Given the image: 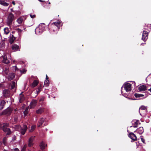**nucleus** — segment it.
Masks as SVG:
<instances>
[{"label": "nucleus", "instance_id": "8fccbe9b", "mask_svg": "<svg viewBox=\"0 0 151 151\" xmlns=\"http://www.w3.org/2000/svg\"><path fill=\"white\" fill-rule=\"evenodd\" d=\"M15 71H16L18 70H19V69L17 68L16 66H15Z\"/></svg>", "mask_w": 151, "mask_h": 151}, {"label": "nucleus", "instance_id": "a18cd8bd", "mask_svg": "<svg viewBox=\"0 0 151 151\" xmlns=\"http://www.w3.org/2000/svg\"><path fill=\"white\" fill-rule=\"evenodd\" d=\"M26 146L25 145H24L21 151H25V150L26 148Z\"/></svg>", "mask_w": 151, "mask_h": 151}, {"label": "nucleus", "instance_id": "864d4df0", "mask_svg": "<svg viewBox=\"0 0 151 151\" xmlns=\"http://www.w3.org/2000/svg\"><path fill=\"white\" fill-rule=\"evenodd\" d=\"M44 100V99L43 98H42L40 99V101H43Z\"/></svg>", "mask_w": 151, "mask_h": 151}, {"label": "nucleus", "instance_id": "a211bd4d", "mask_svg": "<svg viewBox=\"0 0 151 151\" xmlns=\"http://www.w3.org/2000/svg\"><path fill=\"white\" fill-rule=\"evenodd\" d=\"M22 31V30L19 29V28L17 29H16V32L18 34V36L17 37L18 39L20 38L21 37Z\"/></svg>", "mask_w": 151, "mask_h": 151}, {"label": "nucleus", "instance_id": "72a5a7b5", "mask_svg": "<svg viewBox=\"0 0 151 151\" xmlns=\"http://www.w3.org/2000/svg\"><path fill=\"white\" fill-rule=\"evenodd\" d=\"M36 127L35 125H33L31 126L30 129H29V130L30 132H32L35 129Z\"/></svg>", "mask_w": 151, "mask_h": 151}, {"label": "nucleus", "instance_id": "58836bf2", "mask_svg": "<svg viewBox=\"0 0 151 151\" xmlns=\"http://www.w3.org/2000/svg\"><path fill=\"white\" fill-rule=\"evenodd\" d=\"M20 71L21 73L24 74L26 73L27 70H25V69H23L22 70H20Z\"/></svg>", "mask_w": 151, "mask_h": 151}, {"label": "nucleus", "instance_id": "aec40b11", "mask_svg": "<svg viewBox=\"0 0 151 151\" xmlns=\"http://www.w3.org/2000/svg\"><path fill=\"white\" fill-rule=\"evenodd\" d=\"M17 37H17L14 36V35H10V43L12 44Z\"/></svg>", "mask_w": 151, "mask_h": 151}, {"label": "nucleus", "instance_id": "1a4fd4ad", "mask_svg": "<svg viewBox=\"0 0 151 151\" xmlns=\"http://www.w3.org/2000/svg\"><path fill=\"white\" fill-rule=\"evenodd\" d=\"M27 127L26 125L24 124L23 127H21V129L20 132L22 135H24L27 130Z\"/></svg>", "mask_w": 151, "mask_h": 151}, {"label": "nucleus", "instance_id": "9d476101", "mask_svg": "<svg viewBox=\"0 0 151 151\" xmlns=\"http://www.w3.org/2000/svg\"><path fill=\"white\" fill-rule=\"evenodd\" d=\"M148 35L147 32L144 30L142 34V39L144 41H146L148 38Z\"/></svg>", "mask_w": 151, "mask_h": 151}, {"label": "nucleus", "instance_id": "ea45409f", "mask_svg": "<svg viewBox=\"0 0 151 151\" xmlns=\"http://www.w3.org/2000/svg\"><path fill=\"white\" fill-rule=\"evenodd\" d=\"M30 17L32 18H34L36 17V15L35 14H33L32 13L29 14Z\"/></svg>", "mask_w": 151, "mask_h": 151}, {"label": "nucleus", "instance_id": "13d9d810", "mask_svg": "<svg viewBox=\"0 0 151 151\" xmlns=\"http://www.w3.org/2000/svg\"><path fill=\"white\" fill-rule=\"evenodd\" d=\"M2 144V143L1 142H0V146Z\"/></svg>", "mask_w": 151, "mask_h": 151}, {"label": "nucleus", "instance_id": "cd10ccee", "mask_svg": "<svg viewBox=\"0 0 151 151\" xmlns=\"http://www.w3.org/2000/svg\"><path fill=\"white\" fill-rule=\"evenodd\" d=\"M42 88V84H40V86L37 88V94H38L41 91ZM37 95L36 96H37Z\"/></svg>", "mask_w": 151, "mask_h": 151}, {"label": "nucleus", "instance_id": "de8ad7c7", "mask_svg": "<svg viewBox=\"0 0 151 151\" xmlns=\"http://www.w3.org/2000/svg\"><path fill=\"white\" fill-rule=\"evenodd\" d=\"M4 2V1L3 0H0V4H1L3 5Z\"/></svg>", "mask_w": 151, "mask_h": 151}, {"label": "nucleus", "instance_id": "09e8293b", "mask_svg": "<svg viewBox=\"0 0 151 151\" xmlns=\"http://www.w3.org/2000/svg\"><path fill=\"white\" fill-rule=\"evenodd\" d=\"M8 70L7 69H5V72L6 74H7L8 72Z\"/></svg>", "mask_w": 151, "mask_h": 151}, {"label": "nucleus", "instance_id": "e433bc0d", "mask_svg": "<svg viewBox=\"0 0 151 151\" xmlns=\"http://www.w3.org/2000/svg\"><path fill=\"white\" fill-rule=\"evenodd\" d=\"M6 137H4L3 139V143L4 145H6Z\"/></svg>", "mask_w": 151, "mask_h": 151}, {"label": "nucleus", "instance_id": "412c9836", "mask_svg": "<svg viewBox=\"0 0 151 151\" xmlns=\"http://www.w3.org/2000/svg\"><path fill=\"white\" fill-rule=\"evenodd\" d=\"M136 132L139 134H142L144 132L143 128L142 127H140L136 130Z\"/></svg>", "mask_w": 151, "mask_h": 151}, {"label": "nucleus", "instance_id": "6ab92c4d", "mask_svg": "<svg viewBox=\"0 0 151 151\" xmlns=\"http://www.w3.org/2000/svg\"><path fill=\"white\" fill-rule=\"evenodd\" d=\"M37 103V100H32L30 103V107L31 108H34L36 105Z\"/></svg>", "mask_w": 151, "mask_h": 151}, {"label": "nucleus", "instance_id": "bf43d9fd", "mask_svg": "<svg viewBox=\"0 0 151 151\" xmlns=\"http://www.w3.org/2000/svg\"><path fill=\"white\" fill-rule=\"evenodd\" d=\"M8 151V150H5V149H4V151Z\"/></svg>", "mask_w": 151, "mask_h": 151}, {"label": "nucleus", "instance_id": "603ef678", "mask_svg": "<svg viewBox=\"0 0 151 151\" xmlns=\"http://www.w3.org/2000/svg\"><path fill=\"white\" fill-rule=\"evenodd\" d=\"M12 3L14 5H15V3L14 2V1H12Z\"/></svg>", "mask_w": 151, "mask_h": 151}, {"label": "nucleus", "instance_id": "6e6d98bb", "mask_svg": "<svg viewBox=\"0 0 151 151\" xmlns=\"http://www.w3.org/2000/svg\"><path fill=\"white\" fill-rule=\"evenodd\" d=\"M148 90L150 91L151 93V88H150V89H148Z\"/></svg>", "mask_w": 151, "mask_h": 151}, {"label": "nucleus", "instance_id": "37998d69", "mask_svg": "<svg viewBox=\"0 0 151 151\" xmlns=\"http://www.w3.org/2000/svg\"><path fill=\"white\" fill-rule=\"evenodd\" d=\"M140 138H141V140H142V142H143L144 143L145 141V140L144 139H143V136H140Z\"/></svg>", "mask_w": 151, "mask_h": 151}, {"label": "nucleus", "instance_id": "c03bdc74", "mask_svg": "<svg viewBox=\"0 0 151 151\" xmlns=\"http://www.w3.org/2000/svg\"><path fill=\"white\" fill-rule=\"evenodd\" d=\"M57 24H59V25H62V23L60 21H57ZM58 26H57V27Z\"/></svg>", "mask_w": 151, "mask_h": 151}, {"label": "nucleus", "instance_id": "4be33fe9", "mask_svg": "<svg viewBox=\"0 0 151 151\" xmlns=\"http://www.w3.org/2000/svg\"><path fill=\"white\" fill-rule=\"evenodd\" d=\"M140 114L142 116H145L147 114V110H139Z\"/></svg>", "mask_w": 151, "mask_h": 151}, {"label": "nucleus", "instance_id": "6e6552de", "mask_svg": "<svg viewBox=\"0 0 151 151\" xmlns=\"http://www.w3.org/2000/svg\"><path fill=\"white\" fill-rule=\"evenodd\" d=\"M9 88L12 90H14L15 91L16 89V83L14 81H12L9 84L8 86Z\"/></svg>", "mask_w": 151, "mask_h": 151}, {"label": "nucleus", "instance_id": "c9c22d12", "mask_svg": "<svg viewBox=\"0 0 151 151\" xmlns=\"http://www.w3.org/2000/svg\"><path fill=\"white\" fill-rule=\"evenodd\" d=\"M49 82L48 80H46L44 82V85L45 86H48L49 85Z\"/></svg>", "mask_w": 151, "mask_h": 151}, {"label": "nucleus", "instance_id": "ddd939ff", "mask_svg": "<svg viewBox=\"0 0 151 151\" xmlns=\"http://www.w3.org/2000/svg\"><path fill=\"white\" fill-rule=\"evenodd\" d=\"M132 122L134 127H137L138 125L140 124L139 120H134L132 121Z\"/></svg>", "mask_w": 151, "mask_h": 151}, {"label": "nucleus", "instance_id": "a878e982", "mask_svg": "<svg viewBox=\"0 0 151 151\" xmlns=\"http://www.w3.org/2000/svg\"><path fill=\"white\" fill-rule=\"evenodd\" d=\"M45 24H40L39 26L37 27L39 28L43 32L45 29Z\"/></svg>", "mask_w": 151, "mask_h": 151}, {"label": "nucleus", "instance_id": "c85d7f7f", "mask_svg": "<svg viewBox=\"0 0 151 151\" xmlns=\"http://www.w3.org/2000/svg\"><path fill=\"white\" fill-rule=\"evenodd\" d=\"M38 83V81L37 80H35L32 84V87L34 88L37 85Z\"/></svg>", "mask_w": 151, "mask_h": 151}, {"label": "nucleus", "instance_id": "49530a36", "mask_svg": "<svg viewBox=\"0 0 151 151\" xmlns=\"http://www.w3.org/2000/svg\"><path fill=\"white\" fill-rule=\"evenodd\" d=\"M9 4L4 2L3 5L4 6H7Z\"/></svg>", "mask_w": 151, "mask_h": 151}, {"label": "nucleus", "instance_id": "b1692460", "mask_svg": "<svg viewBox=\"0 0 151 151\" xmlns=\"http://www.w3.org/2000/svg\"><path fill=\"white\" fill-rule=\"evenodd\" d=\"M35 32L36 34L37 35H40L43 32L42 30L39 28L38 27H37L35 29Z\"/></svg>", "mask_w": 151, "mask_h": 151}, {"label": "nucleus", "instance_id": "f704fd0d", "mask_svg": "<svg viewBox=\"0 0 151 151\" xmlns=\"http://www.w3.org/2000/svg\"><path fill=\"white\" fill-rule=\"evenodd\" d=\"M134 96L136 98L140 97H141L143 96H144V95L143 94L138 93H135L134 94Z\"/></svg>", "mask_w": 151, "mask_h": 151}, {"label": "nucleus", "instance_id": "bb28decb", "mask_svg": "<svg viewBox=\"0 0 151 151\" xmlns=\"http://www.w3.org/2000/svg\"><path fill=\"white\" fill-rule=\"evenodd\" d=\"M40 146L41 149L43 150L45 149V147L46 146V145H45L44 142L42 141L40 143Z\"/></svg>", "mask_w": 151, "mask_h": 151}, {"label": "nucleus", "instance_id": "4c0bfd02", "mask_svg": "<svg viewBox=\"0 0 151 151\" xmlns=\"http://www.w3.org/2000/svg\"><path fill=\"white\" fill-rule=\"evenodd\" d=\"M147 110V109L144 106H142L140 107L139 110Z\"/></svg>", "mask_w": 151, "mask_h": 151}, {"label": "nucleus", "instance_id": "dca6fc26", "mask_svg": "<svg viewBox=\"0 0 151 151\" xmlns=\"http://www.w3.org/2000/svg\"><path fill=\"white\" fill-rule=\"evenodd\" d=\"M45 111V108L42 107H41L36 111V114H41L44 112Z\"/></svg>", "mask_w": 151, "mask_h": 151}, {"label": "nucleus", "instance_id": "4d7b16f0", "mask_svg": "<svg viewBox=\"0 0 151 151\" xmlns=\"http://www.w3.org/2000/svg\"><path fill=\"white\" fill-rule=\"evenodd\" d=\"M40 2H43L44 1H42V0H38Z\"/></svg>", "mask_w": 151, "mask_h": 151}, {"label": "nucleus", "instance_id": "4468645a", "mask_svg": "<svg viewBox=\"0 0 151 151\" xmlns=\"http://www.w3.org/2000/svg\"><path fill=\"white\" fill-rule=\"evenodd\" d=\"M129 137L132 140L135 141L137 140V137L136 135L133 133H130L129 134Z\"/></svg>", "mask_w": 151, "mask_h": 151}, {"label": "nucleus", "instance_id": "9b49d317", "mask_svg": "<svg viewBox=\"0 0 151 151\" xmlns=\"http://www.w3.org/2000/svg\"><path fill=\"white\" fill-rule=\"evenodd\" d=\"M1 58L3 59L2 61L3 63L6 64H8L10 63V61L7 58V57L6 55H3L1 57Z\"/></svg>", "mask_w": 151, "mask_h": 151}, {"label": "nucleus", "instance_id": "7c9ffc66", "mask_svg": "<svg viewBox=\"0 0 151 151\" xmlns=\"http://www.w3.org/2000/svg\"><path fill=\"white\" fill-rule=\"evenodd\" d=\"M21 127H22L21 126L19 125H17L15 126V129L16 130L20 132L21 130Z\"/></svg>", "mask_w": 151, "mask_h": 151}, {"label": "nucleus", "instance_id": "423d86ee", "mask_svg": "<svg viewBox=\"0 0 151 151\" xmlns=\"http://www.w3.org/2000/svg\"><path fill=\"white\" fill-rule=\"evenodd\" d=\"M35 136H31L28 140V146L31 147L34 145V141L35 139Z\"/></svg>", "mask_w": 151, "mask_h": 151}, {"label": "nucleus", "instance_id": "f257e3e1", "mask_svg": "<svg viewBox=\"0 0 151 151\" xmlns=\"http://www.w3.org/2000/svg\"><path fill=\"white\" fill-rule=\"evenodd\" d=\"M55 19L51 20L49 24L50 32L52 34L55 32L57 30V22H54Z\"/></svg>", "mask_w": 151, "mask_h": 151}, {"label": "nucleus", "instance_id": "39448f33", "mask_svg": "<svg viewBox=\"0 0 151 151\" xmlns=\"http://www.w3.org/2000/svg\"><path fill=\"white\" fill-rule=\"evenodd\" d=\"M12 111V109L8 107L1 113L0 115H9L11 114Z\"/></svg>", "mask_w": 151, "mask_h": 151}, {"label": "nucleus", "instance_id": "7ed1b4c3", "mask_svg": "<svg viewBox=\"0 0 151 151\" xmlns=\"http://www.w3.org/2000/svg\"><path fill=\"white\" fill-rule=\"evenodd\" d=\"M15 20L14 15L12 13H10L8 15L6 19L7 25L10 26L12 24L14 21Z\"/></svg>", "mask_w": 151, "mask_h": 151}, {"label": "nucleus", "instance_id": "f03ea898", "mask_svg": "<svg viewBox=\"0 0 151 151\" xmlns=\"http://www.w3.org/2000/svg\"><path fill=\"white\" fill-rule=\"evenodd\" d=\"M1 129L3 131L6 133V135H9L12 133V131L8 127H9V124L8 123H5L1 125Z\"/></svg>", "mask_w": 151, "mask_h": 151}, {"label": "nucleus", "instance_id": "680f3d73", "mask_svg": "<svg viewBox=\"0 0 151 151\" xmlns=\"http://www.w3.org/2000/svg\"><path fill=\"white\" fill-rule=\"evenodd\" d=\"M49 4H50V2H49Z\"/></svg>", "mask_w": 151, "mask_h": 151}, {"label": "nucleus", "instance_id": "f3484780", "mask_svg": "<svg viewBox=\"0 0 151 151\" xmlns=\"http://www.w3.org/2000/svg\"><path fill=\"white\" fill-rule=\"evenodd\" d=\"M45 119L44 118H41L37 123V127H40L41 126L45 121Z\"/></svg>", "mask_w": 151, "mask_h": 151}, {"label": "nucleus", "instance_id": "79ce46f5", "mask_svg": "<svg viewBox=\"0 0 151 151\" xmlns=\"http://www.w3.org/2000/svg\"><path fill=\"white\" fill-rule=\"evenodd\" d=\"M27 109H26L24 112V114L25 116L27 115Z\"/></svg>", "mask_w": 151, "mask_h": 151}, {"label": "nucleus", "instance_id": "473e14b6", "mask_svg": "<svg viewBox=\"0 0 151 151\" xmlns=\"http://www.w3.org/2000/svg\"><path fill=\"white\" fill-rule=\"evenodd\" d=\"M23 19L22 17H19L17 20V21L19 24H21L23 21Z\"/></svg>", "mask_w": 151, "mask_h": 151}, {"label": "nucleus", "instance_id": "5701e85b", "mask_svg": "<svg viewBox=\"0 0 151 151\" xmlns=\"http://www.w3.org/2000/svg\"><path fill=\"white\" fill-rule=\"evenodd\" d=\"M24 100V97L23 95L20 93L19 97V102L22 103Z\"/></svg>", "mask_w": 151, "mask_h": 151}, {"label": "nucleus", "instance_id": "5fc2aeb1", "mask_svg": "<svg viewBox=\"0 0 151 151\" xmlns=\"http://www.w3.org/2000/svg\"><path fill=\"white\" fill-rule=\"evenodd\" d=\"M3 86V85L2 84H0V87H2Z\"/></svg>", "mask_w": 151, "mask_h": 151}, {"label": "nucleus", "instance_id": "f8f14e48", "mask_svg": "<svg viewBox=\"0 0 151 151\" xmlns=\"http://www.w3.org/2000/svg\"><path fill=\"white\" fill-rule=\"evenodd\" d=\"M12 50L14 51L19 50L20 49L19 46L16 44H13L12 45Z\"/></svg>", "mask_w": 151, "mask_h": 151}, {"label": "nucleus", "instance_id": "c756f323", "mask_svg": "<svg viewBox=\"0 0 151 151\" xmlns=\"http://www.w3.org/2000/svg\"><path fill=\"white\" fill-rule=\"evenodd\" d=\"M146 89V87L144 85L141 86L139 87V89L140 91H145Z\"/></svg>", "mask_w": 151, "mask_h": 151}, {"label": "nucleus", "instance_id": "393cba45", "mask_svg": "<svg viewBox=\"0 0 151 151\" xmlns=\"http://www.w3.org/2000/svg\"><path fill=\"white\" fill-rule=\"evenodd\" d=\"M5 104L6 102L4 100H3L0 103V110H1L3 109Z\"/></svg>", "mask_w": 151, "mask_h": 151}, {"label": "nucleus", "instance_id": "0eeeda50", "mask_svg": "<svg viewBox=\"0 0 151 151\" xmlns=\"http://www.w3.org/2000/svg\"><path fill=\"white\" fill-rule=\"evenodd\" d=\"M3 96L5 98L9 97L10 96V92L9 89H5L3 91Z\"/></svg>", "mask_w": 151, "mask_h": 151}, {"label": "nucleus", "instance_id": "20e7f679", "mask_svg": "<svg viewBox=\"0 0 151 151\" xmlns=\"http://www.w3.org/2000/svg\"><path fill=\"white\" fill-rule=\"evenodd\" d=\"M131 84L129 83H125L121 88V91L122 93V94L123 93V87L127 92H128L130 91L131 90Z\"/></svg>", "mask_w": 151, "mask_h": 151}, {"label": "nucleus", "instance_id": "2f4dec72", "mask_svg": "<svg viewBox=\"0 0 151 151\" xmlns=\"http://www.w3.org/2000/svg\"><path fill=\"white\" fill-rule=\"evenodd\" d=\"M4 33L6 35L8 34L10 32L9 29L8 28L6 27L4 29Z\"/></svg>", "mask_w": 151, "mask_h": 151}, {"label": "nucleus", "instance_id": "a19ab883", "mask_svg": "<svg viewBox=\"0 0 151 151\" xmlns=\"http://www.w3.org/2000/svg\"><path fill=\"white\" fill-rule=\"evenodd\" d=\"M11 151H19V149L17 148H15L11 150Z\"/></svg>", "mask_w": 151, "mask_h": 151}, {"label": "nucleus", "instance_id": "3c124183", "mask_svg": "<svg viewBox=\"0 0 151 151\" xmlns=\"http://www.w3.org/2000/svg\"><path fill=\"white\" fill-rule=\"evenodd\" d=\"M46 80H48V77L47 75H46Z\"/></svg>", "mask_w": 151, "mask_h": 151}, {"label": "nucleus", "instance_id": "052dcab7", "mask_svg": "<svg viewBox=\"0 0 151 151\" xmlns=\"http://www.w3.org/2000/svg\"><path fill=\"white\" fill-rule=\"evenodd\" d=\"M47 125V124H44L45 125Z\"/></svg>", "mask_w": 151, "mask_h": 151}, {"label": "nucleus", "instance_id": "2eb2a0df", "mask_svg": "<svg viewBox=\"0 0 151 151\" xmlns=\"http://www.w3.org/2000/svg\"><path fill=\"white\" fill-rule=\"evenodd\" d=\"M15 75L13 73H10L8 75V78L9 80L11 81L14 79L15 77Z\"/></svg>", "mask_w": 151, "mask_h": 151}]
</instances>
